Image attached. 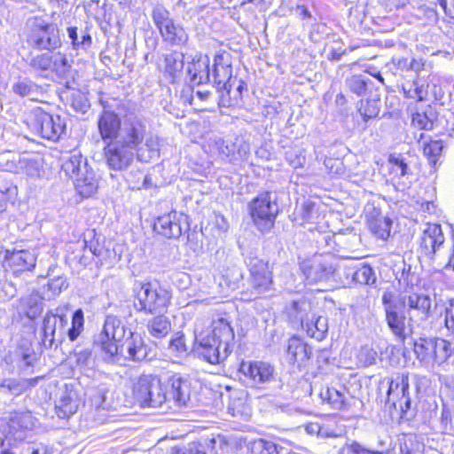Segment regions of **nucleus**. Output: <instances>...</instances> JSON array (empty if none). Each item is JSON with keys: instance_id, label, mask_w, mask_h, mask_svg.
I'll list each match as a JSON object with an SVG mask.
<instances>
[{"instance_id": "f257e3e1", "label": "nucleus", "mask_w": 454, "mask_h": 454, "mask_svg": "<svg viewBox=\"0 0 454 454\" xmlns=\"http://www.w3.org/2000/svg\"><path fill=\"white\" fill-rule=\"evenodd\" d=\"M146 125L137 116H126L121 137L106 144L103 149L106 166L115 171L126 170L134 161L135 151H140L145 140Z\"/></svg>"}, {"instance_id": "f03ea898", "label": "nucleus", "mask_w": 454, "mask_h": 454, "mask_svg": "<svg viewBox=\"0 0 454 454\" xmlns=\"http://www.w3.org/2000/svg\"><path fill=\"white\" fill-rule=\"evenodd\" d=\"M135 309L138 312L156 315L165 313L170 304L171 293L158 282L135 281Z\"/></svg>"}, {"instance_id": "7ed1b4c3", "label": "nucleus", "mask_w": 454, "mask_h": 454, "mask_svg": "<svg viewBox=\"0 0 454 454\" xmlns=\"http://www.w3.org/2000/svg\"><path fill=\"white\" fill-rule=\"evenodd\" d=\"M27 43L37 51L52 52L62 45L60 30L57 24L48 22L42 17H34L31 20Z\"/></svg>"}, {"instance_id": "20e7f679", "label": "nucleus", "mask_w": 454, "mask_h": 454, "mask_svg": "<svg viewBox=\"0 0 454 454\" xmlns=\"http://www.w3.org/2000/svg\"><path fill=\"white\" fill-rule=\"evenodd\" d=\"M27 124L43 138L56 141L65 132L66 121L59 114H51L42 108H34L27 116Z\"/></svg>"}, {"instance_id": "39448f33", "label": "nucleus", "mask_w": 454, "mask_h": 454, "mask_svg": "<svg viewBox=\"0 0 454 454\" xmlns=\"http://www.w3.org/2000/svg\"><path fill=\"white\" fill-rule=\"evenodd\" d=\"M276 196L270 192L258 194L248 205L252 220L262 232H268L274 226L278 214Z\"/></svg>"}, {"instance_id": "423d86ee", "label": "nucleus", "mask_w": 454, "mask_h": 454, "mask_svg": "<svg viewBox=\"0 0 454 454\" xmlns=\"http://www.w3.org/2000/svg\"><path fill=\"white\" fill-rule=\"evenodd\" d=\"M133 395L143 407L157 408L168 402L166 387L159 378L152 375H143L137 380Z\"/></svg>"}, {"instance_id": "0eeeda50", "label": "nucleus", "mask_w": 454, "mask_h": 454, "mask_svg": "<svg viewBox=\"0 0 454 454\" xmlns=\"http://www.w3.org/2000/svg\"><path fill=\"white\" fill-rule=\"evenodd\" d=\"M413 346L417 358L425 365H441L452 353L450 343L440 338H419Z\"/></svg>"}, {"instance_id": "6e6552de", "label": "nucleus", "mask_w": 454, "mask_h": 454, "mask_svg": "<svg viewBox=\"0 0 454 454\" xmlns=\"http://www.w3.org/2000/svg\"><path fill=\"white\" fill-rule=\"evenodd\" d=\"M126 329L121 321L114 316H107L102 333L96 344L100 348L106 361L116 360L118 346L125 340Z\"/></svg>"}, {"instance_id": "1a4fd4ad", "label": "nucleus", "mask_w": 454, "mask_h": 454, "mask_svg": "<svg viewBox=\"0 0 454 454\" xmlns=\"http://www.w3.org/2000/svg\"><path fill=\"white\" fill-rule=\"evenodd\" d=\"M382 304L385 311V320L388 328L395 339L403 343L411 332V327L405 324L407 318L406 312L401 307L396 295L392 292L387 291L383 293Z\"/></svg>"}, {"instance_id": "9d476101", "label": "nucleus", "mask_w": 454, "mask_h": 454, "mask_svg": "<svg viewBox=\"0 0 454 454\" xmlns=\"http://www.w3.org/2000/svg\"><path fill=\"white\" fill-rule=\"evenodd\" d=\"M396 297L406 312L409 327H412L415 324L419 325L430 317L432 300L428 295L411 293Z\"/></svg>"}, {"instance_id": "9b49d317", "label": "nucleus", "mask_w": 454, "mask_h": 454, "mask_svg": "<svg viewBox=\"0 0 454 454\" xmlns=\"http://www.w3.org/2000/svg\"><path fill=\"white\" fill-rule=\"evenodd\" d=\"M300 270L308 284L330 281L335 278L337 272L334 263L323 255H315L302 261L300 263Z\"/></svg>"}, {"instance_id": "f8f14e48", "label": "nucleus", "mask_w": 454, "mask_h": 454, "mask_svg": "<svg viewBox=\"0 0 454 454\" xmlns=\"http://www.w3.org/2000/svg\"><path fill=\"white\" fill-rule=\"evenodd\" d=\"M387 403L403 414L411 409L408 373H397L389 379Z\"/></svg>"}, {"instance_id": "ddd939ff", "label": "nucleus", "mask_w": 454, "mask_h": 454, "mask_svg": "<svg viewBox=\"0 0 454 454\" xmlns=\"http://www.w3.org/2000/svg\"><path fill=\"white\" fill-rule=\"evenodd\" d=\"M247 265L250 272V286L254 297L266 294L272 289V273L268 262L257 257H248Z\"/></svg>"}, {"instance_id": "4468645a", "label": "nucleus", "mask_w": 454, "mask_h": 454, "mask_svg": "<svg viewBox=\"0 0 454 454\" xmlns=\"http://www.w3.org/2000/svg\"><path fill=\"white\" fill-rule=\"evenodd\" d=\"M152 349L145 343L143 337L139 333L129 331V336L118 346L116 360L108 361L109 363H119L123 357L135 362H141L151 359Z\"/></svg>"}, {"instance_id": "2eb2a0df", "label": "nucleus", "mask_w": 454, "mask_h": 454, "mask_svg": "<svg viewBox=\"0 0 454 454\" xmlns=\"http://www.w3.org/2000/svg\"><path fill=\"white\" fill-rule=\"evenodd\" d=\"M239 372L245 382L254 387L260 388L274 380L273 366L262 361H243L239 366Z\"/></svg>"}, {"instance_id": "dca6fc26", "label": "nucleus", "mask_w": 454, "mask_h": 454, "mask_svg": "<svg viewBox=\"0 0 454 454\" xmlns=\"http://www.w3.org/2000/svg\"><path fill=\"white\" fill-rule=\"evenodd\" d=\"M67 317L64 308H57L55 310H50L46 313L43 321V345L49 348L53 346L55 341L63 338V329L67 325Z\"/></svg>"}, {"instance_id": "f3484780", "label": "nucleus", "mask_w": 454, "mask_h": 454, "mask_svg": "<svg viewBox=\"0 0 454 454\" xmlns=\"http://www.w3.org/2000/svg\"><path fill=\"white\" fill-rule=\"evenodd\" d=\"M153 230L168 239H177L188 230V216L176 211H171L156 219Z\"/></svg>"}, {"instance_id": "a211bd4d", "label": "nucleus", "mask_w": 454, "mask_h": 454, "mask_svg": "<svg viewBox=\"0 0 454 454\" xmlns=\"http://www.w3.org/2000/svg\"><path fill=\"white\" fill-rule=\"evenodd\" d=\"M196 352L200 357L211 364H218L224 361L231 353L229 347L223 348V345L212 341L210 334L196 335Z\"/></svg>"}, {"instance_id": "6ab92c4d", "label": "nucleus", "mask_w": 454, "mask_h": 454, "mask_svg": "<svg viewBox=\"0 0 454 454\" xmlns=\"http://www.w3.org/2000/svg\"><path fill=\"white\" fill-rule=\"evenodd\" d=\"M98 129L106 145L121 137L123 123L117 114L104 107L98 119Z\"/></svg>"}, {"instance_id": "aec40b11", "label": "nucleus", "mask_w": 454, "mask_h": 454, "mask_svg": "<svg viewBox=\"0 0 454 454\" xmlns=\"http://www.w3.org/2000/svg\"><path fill=\"white\" fill-rule=\"evenodd\" d=\"M80 403L78 392L74 386L65 384L55 402L58 417L60 419L69 418L77 411Z\"/></svg>"}, {"instance_id": "412c9836", "label": "nucleus", "mask_w": 454, "mask_h": 454, "mask_svg": "<svg viewBox=\"0 0 454 454\" xmlns=\"http://www.w3.org/2000/svg\"><path fill=\"white\" fill-rule=\"evenodd\" d=\"M214 61L213 83L217 91H221L223 85L230 84L235 77L232 76L230 54L227 52L217 54Z\"/></svg>"}, {"instance_id": "4be33fe9", "label": "nucleus", "mask_w": 454, "mask_h": 454, "mask_svg": "<svg viewBox=\"0 0 454 454\" xmlns=\"http://www.w3.org/2000/svg\"><path fill=\"white\" fill-rule=\"evenodd\" d=\"M5 261L13 275L32 270L35 266L36 257L28 250L7 251Z\"/></svg>"}, {"instance_id": "5701e85b", "label": "nucleus", "mask_w": 454, "mask_h": 454, "mask_svg": "<svg viewBox=\"0 0 454 454\" xmlns=\"http://www.w3.org/2000/svg\"><path fill=\"white\" fill-rule=\"evenodd\" d=\"M200 334H210L212 341L223 345V348H230L234 340V331L229 320L221 315L213 318L210 331L201 332Z\"/></svg>"}, {"instance_id": "b1692460", "label": "nucleus", "mask_w": 454, "mask_h": 454, "mask_svg": "<svg viewBox=\"0 0 454 454\" xmlns=\"http://www.w3.org/2000/svg\"><path fill=\"white\" fill-rule=\"evenodd\" d=\"M169 386L167 394L168 402L173 401L176 406L186 405L190 400V383L186 378L179 374H174L168 380Z\"/></svg>"}, {"instance_id": "393cba45", "label": "nucleus", "mask_w": 454, "mask_h": 454, "mask_svg": "<svg viewBox=\"0 0 454 454\" xmlns=\"http://www.w3.org/2000/svg\"><path fill=\"white\" fill-rule=\"evenodd\" d=\"M312 356V348L295 336L288 340L286 359L298 367L305 366Z\"/></svg>"}, {"instance_id": "a878e982", "label": "nucleus", "mask_w": 454, "mask_h": 454, "mask_svg": "<svg viewBox=\"0 0 454 454\" xmlns=\"http://www.w3.org/2000/svg\"><path fill=\"white\" fill-rule=\"evenodd\" d=\"M209 58L207 55L196 56L188 66L190 82L193 85H200L210 81Z\"/></svg>"}, {"instance_id": "bb28decb", "label": "nucleus", "mask_w": 454, "mask_h": 454, "mask_svg": "<svg viewBox=\"0 0 454 454\" xmlns=\"http://www.w3.org/2000/svg\"><path fill=\"white\" fill-rule=\"evenodd\" d=\"M444 243V236L442 231V227L436 223H429L424 230L420 247L424 249L425 254H434L437 248H439Z\"/></svg>"}, {"instance_id": "cd10ccee", "label": "nucleus", "mask_w": 454, "mask_h": 454, "mask_svg": "<svg viewBox=\"0 0 454 454\" xmlns=\"http://www.w3.org/2000/svg\"><path fill=\"white\" fill-rule=\"evenodd\" d=\"M13 164L14 172L17 174H24L30 177L41 176L43 164L39 157L20 155L17 160H13Z\"/></svg>"}, {"instance_id": "c85d7f7f", "label": "nucleus", "mask_w": 454, "mask_h": 454, "mask_svg": "<svg viewBox=\"0 0 454 454\" xmlns=\"http://www.w3.org/2000/svg\"><path fill=\"white\" fill-rule=\"evenodd\" d=\"M289 318L294 324L301 326L309 319L312 313V304L306 299L293 301L287 307Z\"/></svg>"}, {"instance_id": "c756f323", "label": "nucleus", "mask_w": 454, "mask_h": 454, "mask_svg": "<svg viewBox=\"0 0 454 454\" xmlns=\"http://www.w3.org/2000/svg\"><path fill=\"white\" fill-rule=\"evenodd\" d=\"M373 213L374 215H367L369 228L379 239H387L390 235L392 221L376 209H373Z\"/></svg>"}, {"instance_id": "7c9ffc66", "label": "nucleus", "mask_w": 454, "mask_h": 454, "mask_svg": "<svg viewBox=\"0 0 454 454\" xmlns=\"http://www.w3.org/2000/svg\"><path fill=\"white\" fill-rule=\"evenodd\" d=\"M164 42L173 46H183L189 39V35L184 27L175 21L160 31Z\"/></svg>"}, {"instance_id": "2f4dec72", "label": "nucleus", "mask_w": 454, "mask_h": 454, "mask_svg": "<svg viewBox=\"0 0 454 454\" xmlns=\"http://www.w3.org/2000/svg\"><path fill=\"white\" fill-rule=\"evenodd\" d=\"M74 184L77 192L84 198L90 197L98 190V181L92 170L86 169L75 177Z\"/></svg>"}, {"instance_id": "473e14b6", "label": "nucleus", "mask_w": 454, "mask_h": 454, "mask_svg": "<svg viewBox=\"0 0 454 454\" xmlns=\"http://www.w3.org/2000/svg\"><path fill=\"white\" fill-rule=\"evenodd\" d=\"M307 334L317 340H322L328 331L327 318L312 314L307 322L301 325Z\"/></svg>"}, {"instance_id": "72a5a7b5", "label": "nucleus", "mask_w": 454, "mask_h": 454, "mask_svg": "<svg viewBox=\"0 0 454 454\" xmlns=\"http://www.w3.org/2000/svg\"><path fill=\"white\" fill-rule=\"evenodd\" d=\"M152 317L147 321L146 329L151 336L156 339L166 337L171 330V323L168 317L161 314Z\"/></svg>"}, {"instance_id": "f704fd0d", "label": "nucleus", "mask_w": 454, "mask_h": 454, "mask_svg": "<svg viewBox=\"0 0 454 454\" xmlns=\"http://www.w3.org/2000/svg\"><path fill=\"white\" fill-rule=\"evenodd\" d=\"M87 168V163L82 160L80 153L74 152L65 159L62 163V170L66 176H69L73 181L83 173Z\"/></svg>"}, {"instance_id": "c9c22d12", "label": "nucleus", "mask_w": 454, "mask_h": 454, "mask_svg": "<svg viewBox=\"0 0 454 454\" xmlns=\"http://www.w3.org/2000/svg\"><path fill=\"white\" fill-rule=\"evenodd\" d=\"M73 59H68L65 53L60 51L52 52L51 72L58 78L65 79L70 75Z\"/></svg>"}, {"instance_id": "e433bc0d", "label": "nucleus", "mask_w": 454, "mask_h": 454, "mask_svg": "<svg viewBox=\"0 0 454 454\" xmlns=\"http://www.w3.org/2000/svg\"><path fill=\"white\" fill-rule=\"evenodd\" d=\"M12 90L16 95L32 100L36 99L42 93V87L27 78L15 82Z\"/></svg>"}, {"instance_id": "4c0bfd02", "label": "nucleus", "mask_w": 454, "mask_h": 454, "mask_svg": "<svg viewBox=\"0 0 454 454\" xmlns=\"http://www.w3.org/2000/svg\"><path fill=\"white\" fill-rule=\"evenodd\" d=\"M67 35L71 40L72 49L74 51H86L92 43L91 36L87 29L78 31L76 27H67Z\"/></svg>"}, {"instance_id": "58836bf2", "label": "nucleus", "mask_w": 454, "mask_h": 454, "mask_svg": "<svg viewBox=\"0 0 454 454\" xmlns=\"http://www.w3.org/2000/svg\"><path fill=\"white\" fill-rule=\"evenodd\" d=\"M320 395L321 398L324 401H327L333 409L344 410L348 407L347 396L343 387H340V389H337L333 387H327L325 391L321 392Z\"/></svg>"}, {"instance_id": "ea45409f", "label": "nucleus", "mask_w": 454, "mask_h": 454, "mask_svg": "<svg viewBox=\"0 0 454 454\" xmlns=\"http://www.w3.org/2000/svg\"><path fill=\"white\" fill-rule=\"evenodd\" d=\"M19 308L30 319L35 318L42 310V301L38 294H30L20 300Z\"/></svg>"}, {"instance_id": "a19ab883", "label": "nucleus", "mask_w": 454, "mask_h": 454, "mask_svg": "<svg viewBox=\"0 0 454 454\" xmlns=\"http://www.w3.org/2000/svg\"><path fill=\"white\" fill-rule=\"evenodd\" d=\"M398 444L399 454H423V444L414 434H402L398 438Z\"/></svg>"}, {"instance_id": "79ce46f5", "label": "nucleus", "mask_w": 454, "mask_h": 454, "mask_svg": "<svg viewBox=\"0 0 454 454\" xmlns=\"http://www.w3.org/2000/svg\"><path fill=\"white\" fill-rule=\"evenodd\" d=\"M434 113L430 106L412 114L411 124L419 129L430 130L434 127Z\"/></svg>"}, {"instance_id": "37998d69", "label": "nucleus", "mask_w": 454, "mask_h": 454, "mask_svg": "<svg viewBox=\"0 0 454 454\" xmlns=\"http://www.w3.org/2000/svg\"><path fill=\"white\" fill-rule=\"evenodd\" d=\"M428 85L422 82L419 78L413 80L411 84H403V91L407 98H416L419 101L424 100L427 96Z\"/></svg>"}, {"instance_id": "c03bdc74", "label": "nucleus", "mask_w": 454, "mask_h": 454, "mask_svg": "<svg viewBox=\"0 0 454 454\" xmlns=\"http://www.w3.org/2000/svg\"><path fill=\"white\" fill-rule=\"evenodd\" d=\"M165 72L173 78L184 68V55L178 51H172L165 55Z\"/></svg>"}, {"instance_id": "a18cd8bd", "label": "nucleus", "mask_w": 454, "mask_h": 454, "mask_svg": "<svg viewBox=\"0 0 454 454\" xmlns=\"http://www.w3.org/2000/svg\"><path fill=\"white\" fill-rule=\"evenodd\" d=\"M220 93L218 105L221 107H230L238 105L242 97L239 92L234 89V87H229V84L223 85Z\"/></svg>"}, {"instance_id": "49530a36", "label": "nucleus", "mask_w": 454, "mask_h": 454, "mask_svg": "<svg viewBox=\"0 0 454 454\" xmlns=\"http://www.w3.org/2000/svg\"><path fill=\"white\" fill-rule=\"evenodd\" d=\"M354 282L360 285H370L375 282L376 278L372 268L365 263L355 269L352 273Z\"/></svg>"}, {"instance_id": "de8ad7c7", "label": "nucleus", "mask_w": 454, "mask_h": 454, "mask_svg": "<svg viewBox=\"0 0 454 454\" xmlns=\"http://www.w3.org/2000/svg\"><path fill=\"white\" fill-rule=\"evenodd\" d=\"M358 112L364 121L376 118L379 115L380 110L379 99L361 100Z\"/></svg>"}, {"instance_id": "09e8293b", "label": "nucleus", "mask_w": 454, "mask_h": 454, "mask_svg": "<svg viewBox=\"0 0 454 454\" xmlns=\"http://www.w3.org/2000/svg\"><path fill=\"white\" fill-rule=\"evenodd\" d=\"M152 16L159 32L174 22V20L170 17L169 12L160 4L153 8Z\"/></svg>"}, {"instance_id": "8fccbe9b", "label": "nucleus", "mask_w": 454, "mask_h": 454, "mask_svg": "<svg viewBox=\"0 0 454 454\" xmlns=\"http://www.w3.org/2000/svg\"><path fill=\"white\" fill-rule=\"evenodd\" d=\"M51 59L52 53H39L29 59L28 66L32 69L42 73L51 72Z\"/></svg>"}, {"instance_id": "3c124183", "label": "nucleus", "mask_w": 454, "mask_h": 454, "mask_svg": "<svg viewBox=\"0 0 454 454\" xmlns=\"http://www.w3.org/2000/svg\"><path fill=\"white\" fill-rule=\"evenodd\" d=\"M19 365L20 367L33 366L36 361V354L30 345H23L16 350Z\"/></svg>"}, {"instance_id": "603ef678", "label": "nucleus", "mask_w": 454, "mask_h": 454, "mask_svg": "<svg viewBox=\"0 0 454 454\" xmlns=\"http://www.w3.org/2000/svg\"><path fill=\"white\" fill-rule=\"evenodd\" d=\"M18 196L16 185H6L0 188V213L6 211L8 204H13Z\"/></svg>"}, {"instance_id": "864d4df0", "label": "nucleus", "mask_w": 454, "mask_h": 454, "mask_svg": "<svg viewBox=\"0 0 454 454\" xmlns=\"http://www.w3.org/2000/svg\"><path fill=\"white\" fill-rule=\"evenodd\" d=\"M83 312L82 309H76L72 317V326L67 331L68 339L74 341L83 330Z\"/></svg>"}, {"instance_id": "5fc2aeb1", "label": "nucleus", "mask_w": 454, "mask_h": 454, "mask_svg": "<svg viewBox=\"0 0 454 454\" xmlns=\"http://www.w3.org/2000/svg\"><path fill=\"white\" fill-rule=\"evenodd\" d=\"M2 387L6 389L10 394L13 395H20L21 393L29 388V382L27 381L26 379H9L3 382Z\"/></svg>"}, {"instance_id": "6e6d98bb", "label": "nucleus", "mask_w": 454, "mask_h": 454, "mask_svg": "<svg viewBox=\"0 0 454 454\" xmlns=\"http://www.w3.org/2000/svg\"><path fill=\"white\" fill-rule=\"evenodd\" d=\"M252 454H278L277 445L270 441L259 439L252 442Z\"/></svg>"}, {"instance_id": "4d7b16f0", "label": "nucleus", "mask_w": 454, "mask_h": 454, "mask_svg": "<svg viewBox=\"0 0 454 454\" xmlns=\"http://www.w3.org/2000/svg\"><path fill=\"white\" fill-rule=\"evenodd\" d=\"M346 85L353 93L357 96L364 94L367 89V80L363 75L355 74L346 79Z\"/></svg>"}, {"instance_id": "13d9d810", "label": "nucleus", "mask_w": 454, "mask_h": 454, "mask_svg": "<svg viewBox=\"0 0 454 454\" xmlns=\"http://www.w3.org/2000/svg\"><path fill=\"white\" fill-rule=\"evenodd\" d=\"M215 146L217 148L219 154L228 159L230 162L235 163L238 161V157L235 153L236 144H225L222 138H218L215 140Z\"/></svg>"}, {"instance_id": "bf43d9fd", "label": "nucleus", "mask_w": 454, "mask_h": 454, "mask_svg": "<svg viewBox=\"0 0 454 454\" xmlns=\"http://www.w3.org/2000/svg\"><path fill=\"white\" fill-rule=\"evenodd\" d=\"M33 426V417L28 412L17 414L10 420V427L12 429H30Z\"/></svg>"}, {"instance_id": "052dcab7", "label": "nucleus", "mask_w": 454, "mask_h": 454, "mask_svg": "<svg viewBox=\"0 0 454 454\" xmlns=\"http://www.w3.org/2000/svg\"><path fill=\"white\" fill-rule=\"evenodd\" d=\"M45 287H47V291L50 293L47 294L48 299H51L59 295L63 289H66L67 287V284L64 277L58 276L51 278Z\"/></svg>"}, {"instance_id": "680f3d73", "label": "nucleus", "mask_w": 454, "mask_h": 454, "mask_svg": "<svg viewBox=\"0 0 454 454\" xmlns=\"http://www.w3.org/2000/svg\"><path fill=\"white\" fill-rule=\"evenodd\" d=\"M442 144L440 141H430L424 145V154L432 162L435 163L442 151Z\"/></svg>"}, {"instance_id": "e2e57ef3", "label": "nucleus", "mask_w": 454, "mask_h": 454, "mask_svg": "<svg viewBox=\"0 0 454 454\" xmlns=\"http://www.w3.org/2000/svg\"><path fill=\"white\" fill-rule=\"evenodd\" d=\"M75 363L81 368L89 366L91 362V350L89 348L76 347L74 349Z\"/></svg>"}, {"instance_id": "0e129e2a", "label": "nucleus", "mask_w": 454, "mask_h": 454, "mask_svg": "<svg viewBox=\"0 0 454 454\" xmlns=\"http://www.w3.org/2000/svg\"><path fill=\"white\" fill-rule=\"evenodd\" d=\"M444 325L450 334L454 337V299H450L444 309Z\"/></svg>"}, {"instance_id": "69168bd1", "label": "nucleus", "mask_w": 454, "mask_h": 454, "mask_svg": "<svg viewBox=\"0 0 454 454\" xmlns=\"http://www.w3.org/2000/svg\"><path fill=\"white\" fill-rule=\"evenodd\" d=\"M145 145L149 152L148 159H145L148 161L150 159L159 157L160 152V138L157 136H149L145 138Z\"/></svg>"}, {"instance_id": "338daca9", "label": "nucleus", "mask_w": 454, "mask_h": 454, "mask_svg": "<svg viewBox=\"0 0 454 454\" xmlns=\"http://www.w3.org/2000/svg\"><path fill=\"white\" fill-rule=\"evenodd\" d=\"M86 248H88L101 263L106 262L111 254V251L109 249H106L104 246L99 244H91L90 246H86Z\"/></svg>"}, {"instance_id": "774afa93", "label": "nucleus", "mask_w": 454, "mask_h": 454, "mask_svg": "<svg viewBox=\"0 0 454 454\" xmlns=\"http://www.w3.org/2000/svg\"><path fill=\"white\" fill-rule=\"evenodd\" d=\"M245 411L244 400L239 396L231 397L228 405V411L233 417L241 416Z\"/></svg>"}]
</instances>
